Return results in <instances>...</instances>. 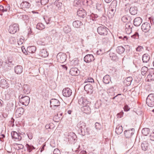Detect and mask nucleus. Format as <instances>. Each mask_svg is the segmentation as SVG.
<instances>
[{
  "label": "nucleus",
  "instance_id": "f257e3e1",
  "mask_svg": "<svg viewBox=\"0 0 154 154\" xmlns=\"http://www.w3.org/2000/svg\"><path fill=\"white\" fill-rule=\"evenodd\" d=\"M19 101L22 105L27 106L30 101V98L27 96L21 94L19 97Z\"/></svg>",
  "mask_w": 154,
  "mask_h": 154
},
{
  "label": "nucleus",
  "instance_id": "f03ea898",
  "mask_svg": "<svg viewBox=\"0 0 154 154\" xmlns=\"http://www.w3.org/2000/svg\"><path fill=\"white\" fill-rule=\"evenodd\" d=\"M146 103L148 106L150 107L154 106V94H150L146 100Z\"/></svg>",
  "mask_w": 154,
  "mask_h": 154
},
{
  "label": "nucleus",
  "instance_id": "7ed1b4c3",
  "mask_svg": "<svg viewBox=\"0 0 154 154\" xmlns=\"http://www.w3.org/2000/svg\"><path fill=\"white\" fill-rule=\"evenodd\" d=\"M57 58L58 62L63 63L66 61L67 56L65 53L60 52L57 55Z\"/></svg>",
  "mask_w": 154,
  "mask_h": 154
},
{
  "label": "nucleus",
  "instance_id": "20e7f679",
  "mask_svg": "<svg viewBox=\"0 0 154 154\" xmlns=\"http://www.w3.org/2000/svg\"><path fill=\"white\" fill-rule=\"evenodd\" d=\"M50 107L54 110L56 109L60 106V102L59 100L55 99H52L50 101Z\"/></svg>",
  "mask_w": 154,
  "mask_h": 154
},
{
  "label": "nucleus",
  "instance_id": "39448f33",
  "mask_svg": "<svg viewBox=\"0 0 154 154\" xmlns=\"http://www.w3.org/2000/svg\"><path fill=\"white\" fill-rule=\"evenodd\" d=\"M19 25L18 24L15 23L11 25L9 27L8 31L10 33L14 34L19 30Z\"/></svg>",
  "mask_w": 154,
  "mask_h": 154
},
{
  "label": "nucleus",
  "instance_id": "423d86ee",
  "mask_svg": "<svg viewBox=\"0 0 154 154\" xmlns=\"http://www.w3.org/2000/svg\"><path fill=\"white\" fill-rule=\"evenodd\" d=\"M108 29L103 26H100L97 28V31L99 34L101 35H107Z\"/></svg>",
  "mask_w": 154,
  "mask_h": 154
},
{
  "label": "nucleus",
  "instance_id": "0eeeda50",
  "mask_svg": "<svg viewBox=\"0 0 154 154\" xmlns=\"http://www.w3.org/2000/svg\"><path fill=\"white\" fill-rule=\"evenodd\" d=\"M98 16L97 14L92 13L90 15H88L86 18V21L88 23H90L92 21H95L98 17Z\"/></svg>",
  "mask_w": 154,
  "mask_h": 154
},
{
  "label": "nucleus",
  "instance_id": "6e6552de",
  "mask_svg": "<svg viewBox=\"0 0 154 154\" xmlns=\"http://www.w3.org/2000/svg\"><path fill=\"white\" fill-rule=\"evenodd\" d=\"M78 128L79 129V130L81 131V132H82L83 134H85V132L84 129H86V124L84 122L80 121L77 125Z\"/></svg>",
  "mask_w": 154,
  "mask_h": 154
},
{
  "label": "nucleus",
  "instance_id": "1a4fd4ad",
  "mask_svg": "<svg viewBox=\"0 0 154 154\" xmlns=\"http://www.w3.org/2000/svg\"><path fill=\"white\" fill-rule=\"evenodd\" d=\"M63 95L66 97H70L72 94V90L68 88H64L62 91Z\"/></svg>",
  "mask_w": 154,
  "mask_h": 154
},
{
  "label": "nucleus",
  "instance_id": "9d476101",
  "mask_svg": "<svg viewBox=\"0 0 154 154\" xmlns=\"http://www.w3.org/2000/svg\"><path fill=\"white\" fill-rule=\"evenodd\" d=\"M21 135H22L21 134L17 133L14 131H13L11 133V135L12 138L14 139L15 140H21L22 139Z\"/></svg>",
  "mask_w": 154,
  "mask_h": 154
},
{
  "label": "nucleus",
  "instance_id": "9b49d317",
  "mask_svg": "<svg viewBox=\"0 0 154 154\" xmlns=\"http://www.w3.org/2000/svg\"><path fill=\"white\" fill-rule=\"evenodd\" d=\"M150 24L149 23L145 22L141 26V29L144 32H148L150 29Z\"/></svg>",
  "mask_w": 154,
  "mask_h": 154
},
{
  "label": "nucleus",
  "instance_id": "f8f14e48",
  "mask_svg": "<svg viewBox=\"0 0 154 154\" xmlns=\"http://www.w3.org/2000/svg\"><path fill=\"white\" fill-rule=\"evenodd\" d=\"M85 90L89 94H92L93 91L92 86L90 84H88L85 85L84 87Z\"/></svg>",
  "mask_w": 154,
  "mask_h": 154
},
{
  "label": "nucleus",
  "instance_id": "ddd939ff",
  "mask_svg": "<svg viewBox=\"0 0 154 154\" xmlns=\"http://www.w3.org/2000/svg\"><path fill=\"white\" fill-rule=\"evenodd\" d=\"M77 13V15L80 17L84 18L86 15L85 11L82 8H79Z\"/></svg>",
  "mask_w": 154,
  "mask_h": 154
},
{
  "label": "nucleus",
  "instance_id": "4468645a",
  "mask_svg": "<svg viewBox=\"0 0 154 154\" xmlns=\"http://www.w3.org/2000/svg\"><path fill=\"white\" fill-rule=\"evenodd\" d=\"M78 103L81 105L85 106L88 105L89 103V101H88L86 97H82L79 99Z\"/></svg>",
  "mask_w": 154,
  "mask_h": 154
},
{
  "label": "nucleus",
  "instance_id": "2eb2a0df",
  "mask_svg": "<svg viewBox=\"0 0 154 154\" xmlns=\"http://www.w3.org/2000/svg\"><path fill=\"white\" fill-rule=\"evenodd\" d=\"M84 59V61L87 63H89L93 61L94 59L92 54H88L85 57Z\"/></svg>",
  "mask_w": 154,
  "mask_h": 154
},
{
  "label": "nucleus",
  "instance_id": "dca6fc26",
  "mask_svg": "<svg viewBox=\"0 0 154 154\" xmlns=\"http://www.w3.org/2000/svg\"><path fill=\"white\" fill-rule=\"evenodd\" d=\"M80 71L76 68H72L70 69L69 73L72 75L77 76L80 74Z\"/></svg>",
  "mask_w": 154,
  "mask_h": 154
},
{
  "label": "nucleus",
  "instance_id": "f3484780",
  "mask_svg": "<svg viewBox=\"0 0 154 154\" xmlns=\"http://www.w3.org/2000/svg\"><path fill=\"white\" fill-rule=\"evenodd\" d=\"M0 86L3 88H7L9 87V84L6 80L2 79L1 80Z\"/></svg>",
  "mask_w": 154,
  "mask_h": 154
},
{
  "label": "nucleus",
  "instance_id": "a211bd4d",
  "mask_svg": "<svg viewBox=\"0 0 154 154\" xmlns=\"http://www.w3.org/2000/svg\"><path fill=\"white\" fill-rule=\"evenodd\" d=\"M81 110L83 112L87 114H89L91 112V109L90 107L87 105L84 106L82 107Z\"/></svg>",
  "mask_w": 154,
  "mask_h": 154
},
{
  "label": "nucleus",
  "instance_id": "6ab92c4d",
  "mask_svg": "<svg viewBox=\"0 0 154 154\" xmlns=\"http://www.w3.org/2000/svg\"><path fill=\"white\" fill-rule=\"evenodd\" d=\"M134 129L132 128L131 130H125L124 131V134L126 138H130L134 134L133 130Z\"/></svg>",
  "mask_w": 154,
  "mask_h": 154
},
{
  "label": "nucleus",
  "instance_id": "aec40b11",
  "mask_svg": "<svg viewBox=\"0 0 154 154\" xmlns=\"http://www.w3.org/2000/svg\"><path fill=\"white\" fill-rule=\"evenodd\" d=\"M23 68L20 65H17L14 68V72L17 74H21L23 71Z\"/></svg>",
  "mask_w": 154,
  "mask_h": 154
},
{
  "label": "nucleus",
  "instance_id": "412c9836",
  "mask_svg": "<svg viewBox=\"0 0 154 154\" xmlns=\"http://www.w3.org/2000/svg\"><path fill=\"white\" fill-rule=\"evenodd\" d=\"M116 9H114L111 8H109L107 12L108 17L109 18H112L114 15Z\"/></svg>",
  "mask_w": 154,
  "mask_h": 154
},
{
  "label": "nucleus",
  "instance_id": "4be33fe9",
  "mask_svg": "<svg viewBox=\"0 0 154 154\" xmlns=\"http://www.w3.org/2000/svg\"><path fill=\"white\" fill-rule=\"evenodd\" d=\"M142 19L140 17H137L134 20V24L135 26H139L142 23Z\"/></svg>",
  "mask_w": 154,
  "mask_h": 154
},
{
  "label": "nucleus",
  "instance_id": "5701e85b",
  "mask_svg": "<svg viewBox=\"0 0 154 154\" xmlns=\"http://www.w3.org/2000/svg\"><path fill=\"white\" fill-rule=\"evenodd\" d=\"M24 112V109L22 107H19L16 110L15 113L16 115L20 117L23 114Z\"/></svg>",
  "mask_w": 154,
  "mask_h": 154
},
{
  "label": "nucleus",
  "instance_id": "b1692460",
  "mask_svg": "<svg viewBox=\"0 0 154 154\" xmlns=\"http://www.w3.org/2000/svg\"><path fill=\"white\" fill-rule=\"evenodd\" d=\"M82 25V23L80 20L75 21L73 23V26L76 28H80Z\"/></svg>",
  "mask_w": 154,
  "mask_h": 154
},
{
  "label": "nucleus",
  "instance_id": "393cba45",
  "mask_svg": "<svg viewBox=\"0 0 154 154\" xmlns=\"http://www.w3.org/2000/svg\"><path fill=\"white\" fill-rule=\"evenodd\" d=\"M133 79L131 77H129L126 78L124 81V84L127 86H129L131 84Z\"/></svg>",
  "mask_w": 154,
  "mask_h": 154
},
{
  "label": "nucleus",
  "instance_id": "a878e982",
  "mask_svg": "<svg viewBox=\"0 0 154 154\" xmlns=\"http://www.w3.org/2000/svg\"><path fill=\"white\" fill-rule=\"evenodd\" d=\"M103 81L104 83L108 84L111 81V78L109 75H106L103 77Z\"/></svg>",
  "mask_w": 154,
  "mask_h": 154
},
{
  "label": "nucleus",
  "instance_id": "bb28decb",
  "mask_svg": "<svg viewBox=\"0 0 154 154\" xmlns=\"http://www.w3.org/2000/svg\"><path fill=\"white\" fill-rule=\"evenodd\" d=\"M137 9L136 7L132 6L130 8L129 11L130 13L133 15H135L137 14Z\"/></svg>",
  "mask_w": 154,
  "mask_h": 154
},
{
  "label": "nucleus",
  "instance_id": "cd10ccee",
  "mask_svg": "<svg viewBox=\"0 0 154 154\" xmlns=\"http://www.w3.org/2000/svg\"><path fill=\"white\" fill-rule=\"evenodd\" d=\"M149 146L148 143L146 141H144L141 143V147L142 149L144 151L147 150Z\"/></svg>",
  "mask_w": 154,
  "mask_h": 154
},
{
  "label": "nucleus",
  "instance_id": "c85d7f7f",
  "mask_svg": "<svg viewBox=\"0 0 154 154\" xmlns=\"http://www.w3.org/2000/svg\"><path fill=\"white\" fill-rule=\"evenodd\" d=\"M68 138L69 140L73 141L75 140L76 138V135L74 133H71L68 135Z\"/></svg>",
  "mask_w": 154,
  "mask_h": 154
},
{
  "label": "nucleus",
  "instance_id": "c756f323",
  "mask_svg": "<svg viewBox=\"0 0 154 154\" xmlns=\"http://www.w3.org/2000/svg\"><path fill=\"white\" fill-rule=\"evenodd\" d=\"M36 50V48L35 46L28 47L27 49V51L29 53H33L35 52Z\"/></svg>",
  "mask_w": 154,
  "mask_h": 154
},
{
  "label": "nucleus",
  "instance_id": "7c9ffc66",
  "mask_svg": "<svg viewBox=\"0 0 154 154\" xmlns=\"http://www.w3.org/2000/svg\"><path fill=\"white\" fill-rule=\"evenodd\" d=\"M23 93L26 94L29 93L30 91V89L29 86L27 85H23Z\"/></svg>",
  "mask_w": 154,
  "mask_h": 154
},
{
  "label": "nucleus",
  "instance_id": "2f4dec72",
  "mask_svg": "<svg viewBox=\"0 0 154 154\" xmlns=\"http://www.w3.org/2000/svg\"><path fill=\"white\" fill-rule=\"evenodd\" d=\"M40 54L41 56L45 57L48 56V53L46 49H42L40 51Z\"/></svg>",
  "mask_w": 154,
  "mask_h": 154
},
{
  "label": "nucleus",
  "instance_id": "473e14b6",
  "mask_svg": "<svg viewBox=\"0 0 154 154\" xmlns=\"http://www.w3.org/2000/svg\"><path fill=\"white\" fill-rule=\"evenodd\" d=\"M150 57L147 54H144L142 57V60L143 63H147L149 60Z\"/></svg>",
  "mask_w": 154,
  "mask_h": 154
},
{
  "label": "nucleus",
  "instance_id": "72a5a7b5",
  "mask_svg": "<svg viewBox=\"0 0 154 154\" xmlns=\"http://www.w3.org/2000/svg\"><path fill=\"white\" fill-rule=\"evenodd\" d=\"M82 5V3L80 0H75L74 1V6L77 8L81 7Z\"/></svg>",
  "mask_w": 154,
  "mask_h": 154
},
{
  "label": "nucleus",
  "instance_id": "f704fd0d",
  "mask_svg": "<svg viewBox=\"0 0 154 154\" xmlns=\"http://www.w3.org/2000/svg\"><path fill=\"white\" fill-rule=\"evenodd\" d=\"M125 31L127 34H129L132 31V27L128 24H126L125 26Z\"/></svg>",
  "mask_w": 154,
  "mask_h": 154
},
{
  "label": "nucleus",
  "instance_id": "c9c22d12",
  "mask_svg": "<svg viewBox=\"0 0 154 154\" xmlns=\"http://www.w3.org/2000/svg\"><path fill=\"white\" fill-rule=\"evenodd\" d=\"M116 51L118 54H121L124 53L125 49L122 46H119L117 47Z\"/></svg>",
  "mask_w": 154,
  "mask_h": 154
},
{
  "label": "nucleus",
  "instance_id": "e433bc0d",
  "mask_svg": "<svg viewBox=\"0 0 154 154\" xmlns=\"http://www.w3.org/2000/svg\"><path fill=\"white\" fill-rule=\"evenodd\" d=\"M123 128L122 126H117L116 130V132L118 134H120L122 132Z\"/></svg>",
  "mask_w": 154,
  "mask_h": 154
},
{
  "label": "nucleus",
  "instance_id": "4c0bfd02",
  "mask_svg": "<svg viewBox=\"0 0 154 154\" xmlns=\"http://www.w3.org/2000/svg\"><path fill=\"white\" fill-rule=\"evenodd\" d=\"M150 130L147 128H144L142 130V134L145 136H147Z\"/></svg>",
  "mask_w": 154,
  "mask_h": 154
},
{
  "label": "nucleus",
  "instance_id": "58836bf2",
  "mask_svg": "<svg viewBox=\"0 0 154 154\" xmlns=\"http://www.w3.org/2000/svg\"><path fill=\"white\" fill-rule=\"evenodd\" d=\"M147 81L149 82L154 80V72H153L152 73L148 75L147 76Z\"/></svg>",
  "mask_w": 154,
  "mask_h": 154
},
{
  "label": "nucleus",
  "instance_id": "ea45409f",
  "mask_svg": "<svg viewBox=\"0 0 154 154\" xmlns=\"http://www.w3.org/2000/svg\"><path fill=\"white\" fill-rule=\"evenodd\" d=\"M131 18L129 16H123L122 18V21L125 23L131 20Z\"/></svg>",
  "mask_w": 154,
  "mask_h": 154
},
{
  "label": "nucleus",
  "instance_id": "a19ab883",
  "mask_svg": "<svg viewBox=\"0 0 154 154\" xmlns=\"http://www.w3.org/2000/svg\"><path fill=\"white\" fill-rule=\"evenodd\" d=\"M117 5V2L116 0H113L109 8H111L114 9H116Z\"/></svg>",
  "mask_w": 154,
  "mask_h": 154
},
{
  "label": "nucleus",
  "instance_id": "79ce46f5",
  "mask_svg": "<svg viewBox=\"0 0 154 154\" xmlns=\"http://www.w3.org/2000/svg\"><path fill=\"white\" fill-rule=\"evenodd\" d=\"M26 146L27 148V150L29 152H30L33 150L35 149L32 145H29L28 144H26Z\"/></svg>",
  "mask_w": 154,
  "mask_h": 154
},
{
  "label": "nucleus",
  "instance_id": "37998d69",
  "mask_svg": "<svg viewBox=\"0 0 154 154\" xmlns=\"http://www.w3.org/2000/svg\"><path fill=\"white\" fill-rule=\"evenodd\" d=\"M148 70V68L146 66L143 67L141 70V74L143 75H145Z\"/></svg>",
  "mask_w": 154,
  "mask_h": 154
},
{
  "label": "nucleus",
  "instance_id": "c03bdc74",
  "mask_svg": "<svg viewBox=\"0 0 154 154\" xmlns=\"http://www.w3.org/2000/svg\"><path fill=\"white\" fill-rule=\"evenodd\" d=\"M36 28L40 30H42L45 28V26L42 23H38L36 26Z\"/></svg>",
  "mask_w": 154,
  "mask_h": 154
},
{
  "label": "nucleus",
  "instance_id": "a18cd8bd",
  "mask_svg": "<svg viewBox=\"0 0 154 154\" xmlns=\"http://www.w3.org/2000/svg\"><path fill=\"white\" fill-rule=\"evenodd\" d=\"M16 42L15 38L13 37H10L9 39L8 42L11 44H14Z\"/></svg>",
  "mask_w": 154,
  "mask_h": 154
},
{
  "label": "nucleus",
  "instance_id": "49530a36",
  "mask_svg": "<svg viewBox=\"0 0 154 154\" xmlns=\"http://www.w3.org/2000/svg\"><path fill=\"white\" fill-rule=\"evenodd\" d=\"M54 4L59 9L60 8L62 5V3L61 2H59V0L56 1L55 2H54Z\"/></svg>",
  "mask_w": 154,
  "mask_h": 154
},
{
  "label": "nucleus",
  "instance_id": "de8ad7c7",
  "mask_svg": "<svg viewBox=\"0 0 154 154\" xmlns=\"http://www.w3.org/2000/svg\"><path fill=\"white\" fill-rule=\"evenodd\" d=\"M63 30L66 33H68L70 32V28L68 26H66L64 27Z\"/></svg>",
  "mask_w": 154,
  "mask_h": 154
},
{
  "label": "nucleus",
  "instance_id": "09e8293b",
  "mask_svg": "<svg viewBox=\"0 0 154 154\" xmlns=\"http://www.w3.org/2000/svg\"><path fill=\"white\" fill-rule=\"evenodd\" d=\"M59 115L58 114H57V115H55L54 117V120L55 122H58L61 119V118L59 116Z\"/></svg>",
  "mask_w": 154,
  "mask_h": 154
},
{
  "label": "nucleus",
  "instance_id": "8fccbe9b",
  "mask_svg": "<svg viewBox=\"0 0 154 154\" xmlns=\"http://www.w3.org/2000/svg\"><path fill=\"white\" fill-rule=\"evenodd\" d=\"M22 38H20L17 41V43L19 45H21L23 43L24 41V38L22 37Z\"/></svg>",
  "mask_w": 154,
  "mask_h": 154
},
{
  "label": "nucleus",
  "instance_id": "3c124183",
  "mask_svg": "<svg viewBox=\"0 0 154 154\" xmlns=\"http://www.w3.org/2000/svg\"><path fill=\"white\" fill-rule=\"evenodd\" d=\"M131 37L134 39H137L139 38V35L137 32L135 33L134 35L131 36Z\"/></svg>",
  "mask_w": 154,
  "mask_h": 154
},
{
  "label": "nucleus",
  "instance_id": "603ef678",
  "mask_svg": "<svg viewBox=\"0 0 154 154\" xmlns=\"http://www.w3.org/2000/svg\"><path fill=\"white\" fill-rule=\"evenodd\" d=\"M86 134L88 135H91L93 131V130L90 128H86Z\"/></svg>",
  "mask_w": 154,
  "mask_h": 154
},
{
  "label": "nucleus",
  "instance_id": "864d4df0",
  "mask_svg": "<svg viewBox=\"0 0 154 154\" xmlns=\"http://www.w3.org/2000/svg\"><path fill=\"white\" fill-rule=\"evenodd\" d=\"M110 39V38L109 36L106 37L102 39V41L104 43H106L109 42Z\"/></svg>",
  "mask_w": 154,
  "mask_h": 154
},
{
  "label": "nucleus",
  "instance_id": "5fc2aeb1",
  "mask_svg": "<svg viewBox=\"0 0 154 154\" xmlns=\"http://www.w3.org/2000/svg\"><path fill=\"white\" fill-rule=\"evenodd\" d=\"M5 7H4V11H7L10 10V6L9 5H5Z\"/></svg>",
  "mask_w": 154,
  "mask_h": 154
},
{
  "label": "nucleus",
  "instance_id": "6e6d98bb",
  "mask_svg": "<svg viewBox=\"0 0 154 154\" xmlns=\"http://www.w3.org/2000/svg\"><path fill=\"white\" fill-rule=\"evenodd\" d=\"M143 47L141 46H138L136 48V51L138 52H140L143 51Z\"/></svg>",
  "mask_w": 154,
  "mask_h": 154
},
{
  "label": "nucleus",
  "instance_id": "4d7b16f0",
  "mask_svg": "<svg viewBox=\"0 0 154 154\" xmlns=\"http://www.w3.org/2000/svg\"><path fill=\"white\" fill-rule=\"evenodd\" d=\"M50 0H41V2L43 5H45L47 4Z\"/></svg>",
  "mask_w": 154,
  "mask_h": 154
},
{
  "label": "nucleus",
  "instance_id": "13d9d810",
  "mask_svg": "<svg viewBox=\"0 0 154 154\" xmlns=\"http://www.w3.org/2000/svg\"><path fill=\"white\" fill-rule=\"evenodd\" d=\"M86 82H94V81L93 79L91 78H88V79H86Z\"/></svg>",
  "mask_w": 154,
  "mask_h": 154
},
{
  "label": "nucleus",
  "instance_id": "bf43d9fd",
  "mask_svg": "<svg viewBox=\"0 0 154 154\" xmlns=\"http://www.w3.org/2000/svg\"><path fill=\"white\" fill-rule=\"evenodd\" d=\"M95 127L97 129H100V124L97 122H96L95 124Z\"/></svg>",
  "mask_w": 154,
  "mask_h": 154
},
{
  "label": "nucleus",
  "instance_id": "052dcab7",
  "mask_svg": "<svg viewBox=\"0 0 154 154\" xmlns=\"http://www.w3.org/2000/svg\"><path fill=\"white\" fill-rule=\"evenodd\" d=\"M110 57L111 59L113 60H115L117 59V57L113 54H110Z\"/></svg>",
  "mask_w": 154,
  "mask_h": 154
},
{
  "label": "nucleus",
  "instance_id": "680f3d73",
  "mask_svg": "<svg viewBox=\"0 0 154 154\" xmlns=\"http://www.w3.org/2000/svg\"><path fill=\"white\" fill-rule=\"evenodd\" d=\"M53 153L54 154H60V152L58 149H56L54 150Z\"/></svg>",
  "mask_w": 154,
  "mask_h": 154
},
{
  "label": "nucleus",
  "instance_id": "e2e57ef3",
  "mask_svg": "<svg viewBox=\"0 0 154 154\" xmlns=\"http://www.w3.org/2000/svg\"><path fill=\"white\" fill-rule=\"evenodd\" d=\"M27 135L28 136L29 139H32V134L30 132H28L27 133Z\"/></svg>",
  "mask_w": 154,
  "mask_h": 154
},
{
  "label": "nucleus",
  "instance_id": "0e129e2a",
  "mask_svg": "<svg viewBox=\"0 0 154 154\" xmlns=\"http://www.w3.org/2000/svg\"><path fill=\"white\" fill-rule=\"evenodd\" d=\"M123 112L122 111H121L117 114V117L118 118H121L123 116Z\"/></svg>",
  "mask_w": 154,
  "mask_h": 154
},
{
  "label": "nucleus",
  "instance_id": "69168bd1",
  "mask_svg": "<svg viewBox=\"0 0 154 154\" xmlns=\"http://www.w3.org/2000/svg\"><path fill=\"white\" fill-rule=\"evenodd\" d=\"M44 19H45V22H46V23L47 24H48L49 23V22L51 20L50 18H48L47 17H46V18H44Z\"/></svg>",
  "mask_w": 154,
  "mask_h": 154
},
{
  "label": "nucleus",
  "instance_id": "338daca9",
  "mask_svg": "<svg viewBox=\"0 0 154 154\" xmlns=\"http://www.w3.org/2000/svg\"><path fill=\"white\" fill-rule=\"evenodd\" d=\"M129 109L130 108L127 105H126L124 107V110L125 111H128L129 110Z\"/></svg>",
  "mask_w": 154,
  "mask_h": 154
},
{
  "label": "nucleus",
  "instance_id": "774afa93",
  "mask_svg": "<svg viewBox=\"0 0 154 154\" xmlns=\"http://www.w3.org/2000/svg\"><path fill=\"white\" fill-rule=\"evenodd\" d=\"M150 139L151 140L154 141V131L150 135Z\"/></svg>",
  "mask_w": 154,
  "mask_h": 154
}]
</instances>
